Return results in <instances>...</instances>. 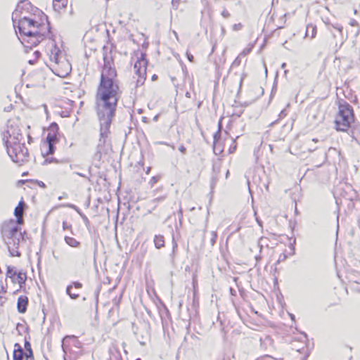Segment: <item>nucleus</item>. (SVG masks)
I'll use <instances>...</instances> for the list:
<instances>
[{"instance_id": "20e7f679", "label": "nucleus", "mask_w": 360, "mask_h": 360, "mask_svg": "<svg viewBox=\"0 0 360 360\" xmlns=\"http://www.w3.org/2000/svg\"><path fill=\"white\" fill-rule=\"evenodd\" d=\"M1 233L8 244L19 245L24 240L23 235L18 224L14 220L6 221L2 225Z\"/></svg>"}, {"instance_id": "6ab92c4d", "label": "nucleus", "mask_w": 360, "mask_h": 360, "mask_svg": "<svg viewBox=\"0 0 360 360\" xmlns=\"http://www.w3.org/2000/svg\"><path fill=\"white\" fill-rule=\"evenodd\" d=\"M19 271L16 269L15 267L13 266H8L6 276L7 277L11 278V279L16 276Z\"/></svg>"}, {"instance_id": "423d86ee", "label": "nucleus", "mask_w": 360, "mask_h": 360, "mask_svg": "<svg viewBox=\"0 0 360 360\" xmlns=\"http://www.w3.org/2000/svg\"><path fill=\"white\" fill-rule=\"evenodd\" d=\"M21 139L22 134L20 132L18 123L8 121L6 125V129L3 134V140L5 143H15V141H21Z\"/></svg>"}, {"instance_id": "4be33fe9", "label": "nucleus", "mask_w": 360, "mask_h": 360, "mask_svg": "<svg viewBox=\"0 0 360 360\" xmlns=\"http://www.w3.org/2000/svg\"><path fill=\"white\" fill-rule=\"evenodd\" d=\"M211 234V238H210V244L212 246H214L216 243V240L217 238V233L216 231H212L210 233Z\"/></svg>"}, {"instance_id": "39448f33", "label": "nucleus", "mask_w": 360, "mask_h": 360, "mask_svg": "<svg viewBox=\"0 0 360 360\" xmlns=\"http://www.w3.org/2000/svg\"><path fill=\"white\" fill-rule=\"evenodd\" d=\"M8 155L14 162L22 164L25 162L28 157V150L20 141H15V143H5Z\"/></svg>"}, {"instance_id": "6e6552de", "label": "nucleus", "mask_w": 360, "mask_h": 360, "mask_svg": "<svg viewBox=\"0 0 360 360\" xmlns=\"http://www.w3.org/2000/svg\"><path fill=\"white\" fill-rule=\"evenodd\" d=\"M55 133L51 134L49 132L46 137V141L43 144L42 147L45 149H49L46 152V155L52 154L53 153V143L56 141Z\"/></svg>"}, {"instance_id": "dca6fc26", "label": "nucleus", "mask_w": 360, "mask_h": 360, "mask_svg": "<svg viewBox=\"0 0 360 360\" xmlns=\"http://www.w3.org/2000/svg\"><path fill=\"white\" fill-rule=\"evenodd\" d=\"M221 160H217V161H214L212 165V172H213V179L217 178L218 174L220 172L221 169Z\"/></svg>"}, {"instance_id": "e433bc0d", "label": "nucleus", "mask_w": 360, "mask_h": 360, "mask_svg": "<svg viewBox=\"0 0 360 360\" xmlns=\"http://www.w3.org/2000/svg\"><path fill=\"white\" fill-rule=\"evenodd\" d=\"M69 207H71V208L75 209V210H76L79 214V213H82V212H80V210H79V209H78L75 205H74L69 204Z\"/></svg>"}, {"instance_id": "393cba45", "label": "nucleus", "mask_w": 360, "mask_h": 360, "mask_svg": "<svg viewBox=\"0 0 360 360\" xmlns=\"http://www.w3.org/2000/svg\"><path fill=\"white\" fill-rule=\"evenodd\" d=\"M79 215L82 217L86 226H89L90 224V221H89V219L87 218V217L85 214H84L83 213H79Z\"/></svg>"}, {"instance_id": "052dcab7", "label": "nucleus", "mask_w": 360, "mask_h": 360, "mask_svg": "<svg viewBox=\"0 0 360 360\" xmlns=\"http://www.w3.org/2000/svg\"><path fill=\"white\" fill-rule=\"evenodd\" d=\"M156 181H157V180H156L155 177H153V178L151 179V180H150V181H153V183H155V182H156Z\"/></svg>"}, {"instance_id": "b1692460", "label": "nucleus", "mask_w": 360, "mask_h": 360, "mask_svg": "<svg viewBox=\"0 0 360 360\" xmlns=\"http://www.w3.org/2000/svg\"><path fill=\"white\" fill-rule=\"evenodd\" d=\"M72 285H69V297L72 299H77L79 297V294L71 292Z\"/></svg>"}, {"instance_id": "09e8293b", "label": "nucleus", "mask_w": 360, "mask_h": 360, "mask_svg": "<svg viewBox=\"0 0 360 360\" xmlns=\"http://www.w3.org/2000/svg\"><path fill=\"white\" fill-rule=\"evenodd\" d=\"M75 174H77V175H79V176H83V177H86V174H82V173H80V172H75Z\"/></svg>"}, {"instance_id": "cd10ccee", "label": "nucleus", "mask_w": 360, "mask_h": 360, "mask_svg": "<svg viewBox=\"0 0 360 360\" xmlns=\"http://www.w3.org/2000/svg\"><path fill=\"white\" fill-rule=\"evenodd\" d=\"M221 15L224 18H229L230 17V13L226 9L224 8L222 12H221Z\"/></svg>"}, {"instance_id": "7c9ffc66", "label": "nucleus", "mask_w": 360, "mask_h": 360, "mask_svg": "<svg viewBox=\"0 0 360 360\" xmlns=\"http://www.w3.org/2000/svg\"><path fill=\"white\" fill-rule=\"evenodd\" d=\"M245 77V75L243 74L239 77V89L241 88V86H242V84H243V81Z\"/></svg>"}, {"instance_id": "f8f14e48", "label": "nucleus", "mask_w": 360, "mask_h": 360, "mask_svg": "<svg viewBox=\"0 0 360 360\" xmlns=\"http://www.w3.org/2000/svg\"><path fill=\"white\" fill-rule=\"evenodd\" d=\"M68 4V0H53V6L55 11L60 12L65 10Z\"/></svg>"}, {"instance_id": "c756f323", "label": "nucleus", "mask_w": 360, "mask_h": 360, "mask_svg": "<svg viewBox=\"0 0 360 360\" xmlns=\"http://www.w3.org/2000/svg\"><path fill=\"white\" fill-rule=\"evenodd\" d=\"M242 27H243V25H242V24H241V23L235 24V25H233V30H235V31H238V30H240V29L242 28Z\"/></svg>"}, {"instance_id": "bf43d9fd", "label": "nucleus", "mask_w": 360, "mask_h": 360, "mask_svg": "<svg viewBox=\"0 0 360 360\" xmlns=\"http://www.w3.org/2000/svg\"><path fill=\"white\" fill-rule=\"evenodd\" d=\"M186 96L187 98H191V94H190L189 92H188V91H187V92L186 93Z\"/></svg>"}, {"instance_id": "3c124183", "label": "nucleus", "mask_w": 360, "mask_h": 360, "mask_svg": "<svg viewBox=\"0 0 360 360\" xmlns=\"http://www.w3.org/2000/svg\"><path fill=\"white\" fill-rule=\"evenodd\" d=\"M177 247V243L173 239V250Z\"/></svg>"}, {"instance_id": "a18cd8bd", "label": "nucleus", "mask_w": 360, "mask_h": 360, "mask_svg": "<svg viewBox=\"0 0 360 360\" xmlns=\"http://www.w3.org/2000/svg\"><path fill=\"white\" fill-rule=\"evenodd\" d=\"M334 27H335V29H337L338 30H339L340 32H342V26H338V25H337V26H334Z\"/></svg>"}, {"instance_id": "5701e85b", "label": "nucleus", "mask_w": 360, "mask_h": 360, "mask_svg": "<svg viewBox=\"0 0 360 360\" xmlns=\"http://www.w3.org/2000/svg\"><path fill=\"white\" fill-rule=\"evenodd\" d=\"M237 148V144L236 143V139L232 140V143L229 147V153H233L236 151Z\"/></svg>"}, {"instance_id": "f3484780", "label": "nucleus", "mask_w": 360, "mask_h": 360, "mask_svg": "<svg viewBox=\"0 0 360 360\" xmlns=\"http://www.w3.org/2000/svg\"><path fill=\"white\" fill-rule=\"evenodd\" d=\"M221 132H220V129L217 130L214 134V146H213V150L215 154H218L217 153V143L221 139Z\"/></svg>"}, {"instance_id": "a19ab883", "label": "nucleus", "mask_w": 360, "mask_h": 360, "mask_svg": "<svg viewBox=\"0 0 360 360\" xmlns=\"http://www.w3.org/2000/svg\"><path fill=\"white\" fill-rule=\"evenodd\" d=\"M221 120H222V118L220 119V120L218 123V130L220 129V132H221V129H222Z\"/></svg>"}, {"instance_id": "79ce46f5", "label": "nucleus", "mask_w": 360, "mask_h": 360, "mask_svg": "<svg viewBox=\"0 0 360 360\" xmlns=\"http://www.w3.org/2000/svg\"><path fill=\"white\" fill-rule=\"evenodd\" d=\"M180 0H172V4L174 6H177Z\"/></svg>"}, {"instance_id": "2eb2a0df", "label": "nucleus", "mask_w": 360, "mask_h": 360, "mask_svg": "<svg viewBox=\"0 0 360 360\" xmlns=\"http://www.w3.org/2000/svg\"><path fill=\"white\" fill-rule=\"evenodd\" d=\"M72 345L77 349H80L82 347V343L77 339V337L72 335H69V345Z\"/></svg>"}, {"instance_id": "de8ad7c7", "label": "nucleus", "mask_w": 360, "mask_h": 360, "mask_svg": "<svg viewBox=\"0 0 360 360\" xmlns=\"http://www.w3.org/2000/svg\"><path fill=\"white\" fill-rule=\"evenodd\" d=\"M34 54L35 55V58H37L40 53H39V52L38 51H35L34 52Z\"/></svg>"}, {"instance_id": "49530a36", "label": "nucleus", "mask_w": 360, "mask_h": 360, "mask_svg": "<svg viewBox=\"0 0 360 360\" xmlns=\"http://www.w3.org/2000/svg\"><path fill=\"white\" fill-rule=\"evenodd\" d=\"M162 200H163L162 198H157L153 200V202H159V201Z\"/></svg>"}, {"instance_id": "69168bd1", "label": "nucleus", "mask_w": 360, "mask_h": 360, "mask_svg": "<svg viewBox=\"0 0 360 360\" xmlns=\"http://www.w3.org/2000/svg\"><path fill=\"white\" fill-rule=\"evenodd\" d=\"M277 121H278V120H276V121H274V122H271V124H270V126H273L276 122H277Z\"/></svg>"}, {"instance_id": "f03ea898", "label": "nucleus", "mask_w": 360, "mask_h": 360, "mask_svg": "<svg viewBox=\"0 0 360 360\" xmlns=\"http://www.w3.org/2000/svg\"><path fill=\"white\" fill-rule=\"evenodd\" d=\"M18 27L21 36L24 35L29 37L27 43L32 46H36L44 39V34L41 32V30L44 29L45 26L41 25L32 19L26 17L20 19Z\"/></svg>"}, {"instance_id": "bb28decb", "label": "nucleus", "mask_w": 360, "mask_h": 360, "mask_svg": "<svg viewBox=\"0 0 360 360\" xmlns=\"http://www.w3.org/2000/svg\"><path fill=\"white\" fill-rule=\"evenodd\" d=\"M240 59L239 58V56H238L234 60L233 62L232 63V65H231V67H234V66H239L240 65Z\"/></svg>"}, {"instance_id": "58836bf2", "label": "nucleus", "mask_w": 360, "mask_h": 360, "mask_svg": "<svg viewBox=\"0 0 360 360\" xmlns=\"http://www.w3.org/2000/svg\"><path fill=\"white\" fill-rule=\"evenodd\" d=\"M139 343L141 345H146V338H144L143 336H142V339L141 340H139Z\"/></svg>"}, {"instance_id": "f257e3e1", "label": "nucleus", "mask_w": 360, "mask_h": 360, "mask_svg": "<svg viewBox=\"0 0 360 360\" xmlns=\"http://www.w3.org/2000/svg\"><path fill=\"white\" fill-rule=\"evenodd\" d=\"M104 65L101 75V80L96 94L97 115L100 121V138L96 154L101 158L102 148L107 142L110 133V127L119 100V86L117 72L113 67L111 52L103 53Z\"/></svg>"}, {"instance_id": "c9c22d12", "label": "nucleus", "mask_w": 360, "mask_h": 360, "mask_svg": "<svg viewBox=\"0 0 360 360\" xmlns=\"http://www.w3.org/2000/svg\"><path fill=\"white\" fill-rule=\"evenodd\" d=\"M69 207H71V208L75 209V210H76L79 214V213H82V212H80V210H79V209H78L75 205H74L69 204Z\"/></svg>"}, {"instance_id": "8fccbe9b", "label": "nucleus", "mask_w": 360, "mask_h": 360, "mask_svg": "<svg viewBox=\"0 0 360 360\" xmlns=\"http://www.w3.org/2000/svg\"><path fill=\"white\" fill-rule=\"evenodd\" d=\"M357 22L355 20H352L350 22V25H352V26H354L355 25H356Z\"/></svg>"}, {"instance_id": "a211bd4d", "label": "nucleus", "mask_w": 360, "mask_h": 360, "mask_svg": "<svg viewBox=\"0 0 360 360\" xmlns=\"http://www.w3.org/2000/svg\"><path fill=\"white\" fill-rule=\"evenodd\" d=\"M24 352L21 348L15 349L13 352V360H23Z\"/></svg>"}, {"instance_id": "ea45409f", "label": "nucleus", "mask_w": 360, "mask_h": 360, "mask_svg": "<svg viewBox=\"0 0 360 360\" xmlns=\"http://www.w3.org/2000/svg\"><path fill=\"white\" fill-rule=\"evenodd\" d=\"M286 115L285 110H281V112L279 114V117L282 118Z\"/></svg>"}, {"instance_id": "9b49d317", "label": "nucleus", "mask_w": 360, "mask_h": 360, "mask_svg": "<svg viewBox=\"0 0 360 360\" xmlns=\"http://www.w3.org/2000/svg\"><path fill=\"white\" fill-rule=\"evenodd\" d=\"M27 279L26 274L22 271H19L15 276L12 278L13 283H17L22 288V285L25 283Z\"/></svg>"}, {"instance_id": "338daca9", "label": "nucleus", "mask_w": 360, "mask_h": 360, "mask_svg": "<svg viewBox=\"0 0 360 360\" xmlns=\"http://www.w3.org/2000/svg\"><path fill=\"white\" fill-rule=\"evenodd\" d=\"M229 174V171L228 170V171L226 172V178L228 177Z\"/></svg>"}, {"instance_id": "9d476101", "label": "nucleus", "mask_w": 360, "mask_h": 360, "mask_svg": "<svg viewBox=\"0 0 360 360\" xmlns=\"http://www.w3.org/2000/svg\"><path fill=\"white\" fill-rule=\"evenodd\" d=\"M23 202L20 201L18 205L15 207L14 214L17 217L16 223L18 224H22L23 223L22 214H23Z\"/></svg>"}, {"instance_id": "72a5a7b5", "label": "nucleus", "mask_w": 360, "mask_h": 360, "mask_svg": "<svg viewBox=\"0 0 360 360\" xmlns=\"http://www.w3.org/2000/svg\"><path fill=\"white\" fill-rule=\"evenodd\" d=\"M67 338H68V336H65L63 340V349L65 353H66V345H65V342L67 340Z\"/></svg>"}, {"instance_id": "a878e982", "label": "nucleus", "mask_w": 360, "mask_h": 360, "mask_svg": "<svg viewBox=\"0 0 360 360\" xmlns=\"http://www.w3.org/2000/svg\"><path fill=\"white\" fill-rule=\"evenodd\" d=\"M26 360H34V356L32 354V351L31 349H29V353H26Z\"/></svg>"}, {"instance_id": "4468645a", "label": "nucleus", "mask_w": 360, "mask_h": 360, "mask_svg": "<svg viewBox=\"0 0 360 360\" xmlns=\"http://www.w3.org/2000/svg\"><path fill=\"white\" fill-rule=\"evenodd\" d=\"M154 244L157 249H160L165 246V238L162 235H155L154 237Z\"/></svg>"}, {"instance_id": "13d9d810", "label": "nucleus", "mask_w": 360, "mask_h": 360, "mask_svg": "<svg viewBox=\"0 0 360 360\" xmlns=\"http://www.w3.org/2000/svg\"><path fill=\"white\" fill-rule=\"evenodd\" d=\"M285 67H286V63H282L281 68L284 69Z\"/></svg>"}, {"instance_id": "c03bdc74", "label": "nucleus", "mask_w": 360, "mask_h": 360, "mask_svg": "<svg viewBox=\"0 0 360 360\" xmlns=\"http://www.w3.org/2000/svg\"><path fill=\"white\" fill-rule=\"evenodd\" d=\"M179 214L180 215V217H182L183 213H182V210L181 209L179 210ZM179 223H180V224H181V218L179 219Z\"/></svg>"}, {"instance_id": "603ef678", "label": "nucleus", "mask_w": 360, "mask_h": 360, "mask_svg": "<svg viewBox=\"0 0 360 360\" xmlns=\"http://www.w3.org/2000/svg\"><path fill=\"white\" fill-rule=\"evenodd\" d=\"M38 184H39V186H41V187H43V188H44V187H45V184H44L42 181H39V182H38Z\"/></svg>"}, {"instance_id": "aec40b11", "label": "nucleus", "mask_w": 360, "mask_h": 360, "mask_svg": "<svg viewBox=\"0 0 360 360\" xmlns=\"http://www.w3.org/2000/svg\"><path fill=\"white\" fill-rule=\"evenodd\" d=\"M52 55L51 56V60H54L56 63H59V51L54 48L53 50L51 51Z\"/></svg>"}, {"instance_id": "37998d69", "label": "nucleus", "mask_w": 360, "mask_h": 360, "mask_svg": "<svg viewBox=\"0 0 360 360\" xmlns=\"http://www.w3.org/2000/svg\"><path fill=\"white\" fill-rule=\"evenodd\" d=\"M256 221H257L258 225L259 226L262 227V221L259 219H258V218H256Z\"/></svg>"}, {"instance_id": "0eeeda50", "label": "nucleus", "mask_w": 360, "mask_h": 360, "mask_svg": "<svg viewBox=\"0 0 360 360\" xmlns=\"http://www.w3.org/2000/svg\"><path fill=\"white\" fill-rule=\"evenodd\" d=\"M147 65L146 54L145 53H141V56L138 58L134 66L135 72L139 77L136 81V86H141L144 83Z\"/></svg>"}, {"instance_id": "774afa93", "label": "nucleus", "mask_w": 360, "mask_h": 360, "mask_svg": "<svg viewBox=\"0 0 360 360\" xmlns=\"http://www.w3.org/2000/svg\"><path fill=\"white\" fill-rule=\"evenodd\" d=\"M222 151H223V150L221 148H219V154H220Z\"/></svg>"}, {"instance_id": "680f3d73", "label": "nucleus", "mask_w": 360, "mask_h": 360, "mask_svg": "<svg viewBox=\"0 0 360 360\" xmlns=\"http://www.w3.org/2000/svg\"><path fill=\"white\" fill-rule=\"evenodd\" d=\"M63 229H66V222L65 221H63Z\"/></svg>"}, {"instance_id": "7ed1b4c3", "label": "nucleus", "mask_w": 360, "mask_h": 360, "mask_svg": "<svg viewBox=\"0 0 360 360\" xmlns=\"http://www.w3.org/2000/svg\"><path fill=\"white\" fill-rule=\"evenodd\" d=\"M338 114L335 118V128L338 131H346L354 121L352 106L343 99L338 101Z\"/></svg>"}, {"instance_id": "5fc2aeb1", "label": "nucleus", "mask_w": 360, "mask_h": 360, "mask_svg": "<svg viewBox=\"0 0 360 360\" xmlns=\"http://www.w3.org/2000/svg\"><path fill=\"white\" fill-rule=\"evenodd\" d=\"M157 79H158V75H153L152 76V80H153V81H155V80H156Z\"/></svg>"}, {"instance_id": "864d4df0", "label": "nucleus", "mask_w": 360, "mask_h": 360, "mask_svg": "<svg viewBox=\"0 0 360 360\" xmlns=\"http://www.w3.org/2000/svg\"><path fill=\"white\" fill-rule=\"evenodd\" d=\"M25 347L27 349V352H29V349L31 348H30V345L28 342H27L25 344Z\"/></svg>"}, {"instance_id": "2f4dec72", "label": "nucleus", "mask_w": 360, "mask_h": 360, "mask_svg": "<svg viewBox=\"0 0 360 360\" xmlns=\"http://www.w3.org/2000/svg\"><path fill=\"white\" fill-rule=\"evenodd\" d=\"M72 285L75 288H81L82 287V284L79 281H75L72 283Z\"/></svg>"}, {"instance_id": "1a4fd4ad", "label": "nucleus", "mask_w": 360, "mask_h": 360, "mask_svg": "<svg viewBox=\"0 0 360 360\" xmlns=\"http://www.w3.org/2000/svg\"><path fill=\"white\" fill-rule=\"evenodd\" d=\"M28 304V298L25 295H21L18 300V310L20 313H25Z\"/></svg>"}, {"instance_id": "473e14b6", "label": "nucleus", "mask_w": 360, "mask_h": 360, "mask_svg": "<svg viewBox=\"0 0 360 360\" xmlns=\"http://www.w3.org/2000/svg\"><path fill=\"white\" fill-rule=\"evenodd\" d=\"M179 150L183 153V154H185L186 153V148L183 145H181L179 147Z\"/></svg>"}, {"instance_id": "ddd939ff", "label": "nucleus", "mask_w": 360, "mask_h": 360, "mask_svg": "<svg viewBox=\"0 0 360 360\" xmlns=\"http://www.w3.org/2000/svg\"><path fill=\"white\" fill-rule=\"evenodd\" d=\"M316 26L313 24H309L306 27L305 37H310L311 39H314L316 34Z\"/></svg>"}, {"instance_id": "4d7b16f0", "label": "nucleus", "mask_w": 360, "mask_h": 360, "mask_svg": "<svg viewBox=\"0 0 360 360\" xmlns=\"http://www.w3.org/2000/svg\"><path fill=\"white\" fill-rule=\"evenodd\" d=\"M68 102H69V105H72L74 103V101L70 99L68 100Z\"/></svg>"}, {"instance_id": "c85d7f7f", "label": "nucleus", "mask_w": 360, "mask_h": 360, "mask_svg": "<svg viewBox=\"0 0 360 360\" xmlns=\"http://www.w3.org/2000/svg\"><path fill=\"white\" fill-rule=\"evenodd\" d=\"M186 57H187L188 60L190 62H191V63L194 62V57H193V56L190 52H188V51H186Z\"/></svg>"}, {"instance_id": "e2e57ef3", "label": "nucleus", "mask_w": 360, "mask_h": 360, "mask_svg": "<svg viewBox=\"0 0 360 360\" xmlns=\"http://www.w3.org/2000/svg\"><path fill=\"white\" fill-rule=\"evenodd\" d=\"M230 291H231V293L232 295H233V292H235V290H234L233 288H230Z\"/></svg>"}, {"instance_id": "6e6d98bb", "label": "nucleus", "mask_w": 360, "mask_h": 360, "mask_svg": "<svg viewBox=\"0 0 360 360\" xmlns=\"http://www.w3.org/2000/svg\"><path fill=\"white\" fill-rule=\"evenodd\" d=\"M51 162H52V160H50V159H49V158H46V159L45 160V162H46V163H51Z\"/></svg>"}, {"instance_id": "0e129e2a", "label": "nucleus", "mask_w": 360, "mask_h": 360, "mask_svg": "<svg viewBox=\"0 0 360 360\" xmlns=\"http://www.w3.org/2000/svg\"><path fill=\"white\" fill-rule=\"evenodd\" d=\"M158 115H156V116H155V117H154L153 120H154L155 121H157V120H158Z\"/></svg>"}, {"instance_id": "4c0bfd02", "label": "nucleus", "mask_w": 360, "mask_h": 360, "mask_svg": "<svg viewBox=\"0 0 360 360\" xmlns=\"http://www.w3.org/2000/svg\"><path fill=\"white\" fill-rule=\"evenodd\" d=\"M57 129H58V126L56 124L54 123V124H51V131H53L54 132L56 130H57Z\"/></svg>"}, {"instance_id": "412c9836", "label": "nucleus", "mask_w": 360, "mask_h": 360, "mask_svg": "<svg viewBox=\"0 0 360 360\" xmlns=\"http://www.w3.org/2000/svg\"><path fill=\"white\" fill-rule=\"evenodd\" d=\"M80 245V242L73 238L69 237V246L73 248H78Z\"/></svg>"}, {"instance_id": "f704fd0d", "label": "nucleus", "mask_w": 360, "mask_h": 360, "mask_svg": "<svg viewBox=\"0 0 360 360\" xmlns=\"http://www.w3.org/2000/svg\"><path fill=\"white\" fill-rule=\"evenodd\" d=\"M69 207H71V208L75 209V210H76L79 214V213H82V212H80V210H79V209H78L75 205H74L69 204Z\"/></svg>"}]
</instances>
